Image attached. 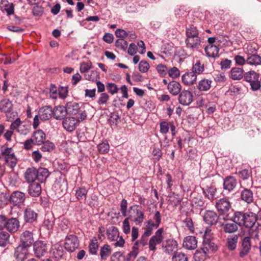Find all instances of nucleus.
Returning <instances> with one entry per match:
<instances>
[{
	"label": "nucleus",
	"instance_id": "58",
	"mask_svg": "<svg viewBox=\"0 0 261 261\" xmlns=\"http://www.w3.org/2000/svg\"><path fill=\"white\" fill-rule=\"evenodd\" d=\"M3 11H6L8 16L14 14V6L13 4L9 3L8 1H6L3 5Z\"/></svg>",
	"mask_w": 261,
	"mask_h": 261
},
{
	"label": "nucleus",
	"instance_id": "16",
	"mask_svg": "<svg viewBox=\"0 0 261 261\" xmlns=\"http://www.w3.org/2000/svg\"><path fill=\"white\" fill-rule=\"evenodd\" d=\"M38 115L41 120H48L53 116V108L50 106H45L41 107L38 111Z\"/></svg>",
	"mask_w": 261,
	"mask_h": 261
},
{
	"label": "nucleus",
	"instance_id": "14",
	"mask_svg": "<svg viewBox=\"0 0 261 261\" xmlns=\"http://www.w3.org/2000/svg\"><path fill=\"white\" fill-rule=\"evenodd\" d=\"M222 219L224 220V222L219 221V224L223 227L225 232L229 233H233L238 229V225L232 221L231 222L228 221L227 219L224 216L223 217Z\"/></svg>",
	"mask_w": 261,
	"mask_h": 261
},
{
	"label": "nucleus",
	"instance_id": "40",
	"mask_svg": "<svg viewBox=\"0 0 261 261\" xmlns=\"http://www.w3.org/2000/svg\"><path fill=\"white\" fill-rule=\"evenodd\" d=\"M88 192V189L85 186L77 187L75 190V196L78 200L86 199Z\"/></svg>",
	"mask_w": 261,
	"mask_h": 261
},
{
	"label": "nucleus",
	"instance_id": "37",
	"mask_svg": "<svg viewBox=\"0 0 261 261\" xmlns=\"http://www.w3.org/2000/svg\"><path fill=\"white\" fill-rule=\"evenodd\" d=\"M204 50L206 56L208 57L216 58L219 57V48L216 45H207Z\"/></svg>",
	"mask_w": 261,
	"mask_h": 261
},
{
	"label": "nucleus",
	"instance_id": "4",
	"mask_svg": "<svg viewBox=\"0 0 261 261\" xmlns=\"http://www.w3.org/2000/svg\"><path fill=\"white\" fill-rule=\"evenodd\" d=\"M80 246L78 238L74 234H69L65 239L64 248L69 252H73Z\"/></svg>",
	"mask_w": 261,
	"mask_h": 261
},
{
	"label": "nucleus",
	"instance_id": "18",
	"mask_svg": "<svg viewBox=\"0 0 261 261\" xmlns=\"http://www.w3.org/2000/svg\"><path fill=\"white\" fill-rule=\"evenodd\" d=\"M5 228L11 233L17 232L20 227V222L16 218H11L7 220Z\"/></svg>",
	"mask_w": 261,
	"mask_h": 261
},
{
	"label": "nucleus",
	"instance_id": "31",
	"mask_svg": "<svg viewBox=\"0 0 261 261\" xmlns=\"http://www.w3.org/2000/svg\"><path fill=\"white\" fill-rule=\"evenodd\" d=\"M28 193L32 197H38L41 193V187L38 181L31 183L28 188Z\"/></svg>",
	"mask_w": 261,
	"mask_h": 261
},
{
	"label": "nucleus",
	"instance_id": "49",
	"mask_svg": "<svg viewBox=\"0 0 261 261\" xmlns=\"http://www.w3.org/2000/svg\"><path fill=\"white\" fill-rule=\"evenodd\" d=\"M10 234L5 231H0V246L5 247L9 243Z\"/></svg>",
	"mask_w": 261,
	"mask_h": 261
},
{
	"label": "nucleus",
	"instance_id": "23",
	"mask_svg": "<svg viewBox=\"0 0 261 261\" xmlns=\"http://www.w3.org/2000/svg\"><path fill=\"white\" fill-rule=\"evenodd\" d=\"M77 120L74 117H67L62 121L64 128L69 132L73 131L76 126Z\"/></svg>",
	"mask_w": 261,
	"mask_h": 261
},
{
	"label": "nucleus",
	"instance_id": "46",
	"mask_svg": "<svg viewBox=\"0 0 261 261\" xmlns=\"http://www.w3.org/2000/svg\"><path fill=\"white\" fill-rule=\"evenodd\" d=\"M98 247L99 245L97 239L95 237H94L91 239L89 245V251L90 254L96 255L97 252Z\"/></svg>",
	"mask_w": 261,
	"mask_h": 261
},
{
	"label": "nucleus",
	"instance_id": "15",
	"mask_svg": "<svg viewBox=\"0 0 261 261\" xmlns=\"http://www.w3.org/2000/svg\"><path fill=\"white\" fill-rule=\"evenodd\" d=\"M20 244L30 247L34 243V237L32 231L25 230L22 232L20 236Z\"/></svg>",
	"mask_w": 261,
	"mask_h": 261
},
{
	"label": "nucleus",
	"instance_id": "19",
	"mask_svg": "<svg viewBox=\"0 0 261 261\" xmlns=\"http://www.w3.org/2000/svg\"><path fill=\"white\" fill-rule=\"evenodd\" d=\"M185 43L187 48L192 50L198 48L201 45V39L199 36L188 37L185 39Z\"/></svg>",
	"mask_w": 261,
	"mask_h": 261
},
{
	"label": "nucleus",
	"instance_id": "48",
	"mask_svg": "<svg viewBox=\"0 0 261 261\" xmlns=\"http://www.w3.org/2000/svg\"><path fill=\"white\" fill-rule=\"evenodd\" d=\"M112 249L108 244H105L101 247L100 250V256L101 259H106L111 254Z\"/></svg>",
	"mask_w": 261,
	"mask_h": 261
},
{
	"label": "nucleus",
	"instance_id": "33",
	"mask_svg": "<svg viewBox=\"0 0 261 261\" xmlns=\"http://www.w3.org/2000/svg\"><path fill=\"white\" fill-rule=\"evenodd\" d=\"M68 114L76 115L80 112V107L79 103L74 101H69L65 105Z\"/></svg>",
	"mask_w": 261,
	"mask_h": 261
},
{
	"label": "nucleus",
	"instance_id": "60",
	"mask_svg": "<svg viewBox=\"0 0 261 261\" xmlns=\"http://www.w3.org/2000/svg\"><path fill=\"white\" fill-rule=\"evenodd\" d=\"M175 15L178 18L184 17L188 15V12L186 11V8L184 6H179L175 9Z\"/></svg>",
	"mask_w": 261,
	"mask_h": 261
},
{
	"label": "nucleus",
	"instance_id": "35",
	"mask_svg": "<svg viewBox=\"0 0 261 261\" xmlns=\"http://www.w3.org/2000/svg\"><path fill=\"white\" fill-rule=\"evenodd\" d=\"M106 234L108 239L111 241H116L119 238L118 229L114 226L107 229Z\"/></svg>",
	"mask_w": 261,
	"mask_h": 261
},
{
	"label": "nucleus",
	"instance_id": "28",
	"mask_svg": "<svg viewBox=\"0 0 261 261\" xmlns=\"http://www.w3.org/2000/svg\"><path fill=\"white\" fill-rule=\"evenodd\" d=\"M181 84L175 81H172L168 84L167 89L169 92L173 96H176L181 92Z\"/></svg>",
	"mask_w": 261,
	"mask_h": 261
},
{
	"label": "nucleus",
	"instance_id": "22",
	"mask_svg": "<svg viewBox=\"0 0 261 261\" xmlns=\"http://www.w3.org/2000/svg\"><path fill=\"white\" fill-rule=\"evenodd\" d=\"M183 247L188 250H194L197 246V241L196 237L189 236L185 238L183 243Z\"/></svg>",
	"mask_w": 261,
	"mask_h": 261
},
{
	"label": "nucleus",
	"instance_id": "32",
	"mask_svg": "<svg viewBox=\"0 0 261 261\" xmlns=\"http://www.w3.org/2000/svg\"><path fill=\"white\" fill-rule=\"evenodd\" d=\"M24 178L28 183L36 182L37 176L36 175V169L34 167L28 168L24 174Z\"/></svg>",
	"mask_w": 261,
	"mask_h": 261
},
{
	"label": "nucleus",
	"instance_id": "9",
	"mask_svg": "<svg viewBox=\"0 0 261 261\" xmlns=\"http://www.w3.org/2000/svg\"><path fill=\"white\" fill-rule=\"evenodd\" d=\"M25 200V194L24 193L15 191L11 194L9 201L13 206L19 207L23 204Z\"/></svg>",
	"mask_w": 261,
	"mask_h": 261
},
{
	"label": "nucleus",
	"instance_id": "38",
	"mask_svg": "<svg viewBox=\"0 0 261 261\" xmlns=\"http://www.w3.org/2000/svg\"><path fill=\"white\" fill-rule=\"evenodd\" d=\"M191 71L197 76L198 74L203 73L204 71V64L199 60L193 61Z\"/></svg>",
	"mask_w": 261,
	"mask_h": 261
},
{
	"label": "nucleus",
	"instance_id": "12",
	"mask_svg": "<svg viewBox=\"0 0 261 261\" xmlns=\"http://www.w3.org/2000/svg\"><path fill=\"white\" fill-rule=\"evenodd\" d=\"M193 94L192 92L187 90H184L179 94L178 102L185 106L190 105L193 101Z\"/></svg>",
	"mask_w": 261,
	"mask_h": 261
},
{
	"label": "nucleus",
	"instance_id": "24",
	"mask_svg": "<svg viewBox=\"0 0 261 261\" xmlns=\"http://www.w3.org/2000/svg\"><path fill=\"white\" fill-rule=\"evenodd\" d=\"M202 190L205 197L210 200L213 201L217 198V189L212 184L207 186L206 188H202Z\"/></svg>",
	"mask_w": 261,
	"mask_h": 261
},
{
	"label": "nucleus",
	"instance_id": "39",
	"mask_svg": "<svg viewBox=\"0 0 261 261\" xmlns=\"http://www.w3.org/2000/svg\"><path fill=\"white\" fill-rule=\"evenodd\" d=\"M247 64L250 65L257 66L261 64V57L256 54H248L246 59Z\"/></svg>",
	"mask_w": 261,
	"mask_h": 261
},
{
	"label": "nucleus",
	"instance_id": "53",
	"mask_svg": "<svg viewBox=\"0 0 261 261\" xmlns=\"http://www.w3.org/2000/svg\"><path fill=\"white\" fill-rule=\"evenodd\" d=\"M40 149L43 152H51L55 147L54 144L48 140L44 141Z\"/></svg>",
	"mask_w": 261,
	"mask_h": 261
},
{
	"label": "nucleus",
	"instance_id": "61",
	"mask_svg": "<svg viewBox=\"0 0 261 261\" xmlns=\"http://www.w3.org/2000/svg\"><path fill=\"white\" fill-rule=\"evenodd\" d=\"M151 154L154 159L157 161H159L162 158L163 153L160 148L153 145L152 147V150L151 151Z\"/></svg>",
	"mask_w": 261,
	"mask_h": 261
},
{
	"label": "nucleus",
	"instance_id": "30",
	"mask_svg": "<svg viewBox=\"0 0 261 261\" xmlns=\"http://www.w3.org/2000/svg\"><path fill=\"white\" fill-rule=\"evenodd\" d=\"M251 249L250 238L245 237L242 240V249L240 252L239 255L241 257L246 256L250 251Z\"/></svg>",
	"mask_w": 261,
	"mask_h": 261
},
{
	"label": "nucleus",
	"instance_id": "55",
	"mask_svg": "<svg viewBox=\"0 0 261 261\" xmlns=\"http://www.w3.org/2000/svg\"><path fill=\"white\" fill-rule=\"evenodd\" d=\"M110 148V145L107 140L102 141L97 145V149L99 152L101 154L107 153Z\"/></svg>",
	"mask_w": 261,
	"mask_h": 261
},
{
	"label": "nucleus",
	"instance_id": "26",
	"mask_svg": "<svg viewBox=\"0 0 261 261\" xmlns=\"http://www.w3.org/2000/svg\"><path fill=\"white\" fill-rule=\"evenodd\" d=\"M32 138L35 142V145H40L45 140L46 135L42 129H38L33 133Z\"/></svg>",
	"mask_w": 261,
	"mask_h": 261
},
{
	"label": "nucleus",
	"instance_id": "64",
	"mask_svg": "<svg viewBox=\"0 0 261 261\" xmlns=\"http://www.w3.org/2000/svg\"><path fill=\"white\" fill-rule=\"evenodd\" d=\"M138 254V247L134 245L132 248V250L130 251L127 255V256L126 257V260L131 261L132 260H134L137 257Z\"/></svg>",
	"mask_w": 261,
	"mask_h": 261
},
{
	"label": "nucleus",
	"instance_id": "50",
	"mask_svg": "<svg viewBox=\"0 0 261 261\" xmlns=\"http://www.w3.org/2000/svg\"><path fill=\"white\" fill-rule=\"evenodd\" d=\"M199 31L196 27L190 25L186 28V35L187 38L199 36Z\"/></svg>",
	"mask_w": 261,
	"mask_h": 261
},
{
	"label": "nucleus",
	"instance_id": "25",
	"mask_svg": "<svg viewBox=\"0 0 261 261\" xmlns=\"http://www.w3.org/2000/svg\"><path fill=\"white\" fill-rule=\"evenodd\" d=\"M53 117L57 120H62L67 114L65 106H58L53 109Z\"/></svg>",
	"mask_w": 261,
	"mask_h": 261
},
{
	"label": "nucleus",
	"instance_id": "59",
	"mask_svg": "<svg viewBox=\"0 0 261 261\" xmlns=\"http://www.w3.org/2000/svg\"><path fill=\"white\" fill-rule=\"evenodd\" d=\"M119 119L120 116L117 113H111L110 115V118L108 120L109 123L111 126H116L118 124V120Z\"/></svg>",
	"mask_w": 261,
	"mask_h": 261
},
{
	"label": "nucleus",
	"instance_id": "21",
	"mask_svg": "<svg viewBox=\"0 0 261 261\" xmlns=\"http://www.w3.org/2000/svg\"><path fill=\"white\" fill-rule=\"evenodd\" d=\"M197 77V75L191 71H187L181 76V81L186 86H191L196 83Z\"/></svg>",
	"mask_w": 261,
	"mask_h": 261
},
{
	"label": "nucleus",
	"instance_id": "27",
	"mask_svg": "<svg viewBox=\"0 0 261 261\" xmlns=\"http://www.w3.org/2000/svg\"><path fill=\"white\" fill-rule=\"evenodd\" d=\"M244 224L243 226L246 228H251L256 223V217L255 214L253 212L245 213Z\"/></svg>",
	"mask_w": 261,
	"mask_h": 261
},
{
	"label": "nucleus",
	"instance_id": "3",
	"mask_svg": "<svg viewBox=\"0 0 261 261\" xmlns=\"http://www.w3.org/2000/svg\"><path fill=\"white\" fill-rule=\"evenodd\" d=\"M205 231L203 237V242L201 247L202 252L205 254L212 253L217 250V245L212 240Z\"/></svg>",
	"mask_w": 261,
	"mask_h": 261
},
{
	"label": "nucleus",
	"instance_id": "36",
	"mask_svg": "<svg viewBox=\"0 0 261 261\" xmlns=\"http://www.w3.org/2000/svg\"><path fill=\"white\" fill-rule=\"evenodd\" d=\"M12 102L8 98H3L0 101V112L5 113L12 110Z\"/></svg>",
	"mask_w": 261,
	"mask_h": 261
},
{
	"label": "nucleus",
	"instance_id": "20",
	"mask_svg": "<svg viewBox=\"0 0 261 261\" xmlns=\"http://www.w3.org/2000/svg\"><path fill=\"white\" fill-rule=\"evenodd\" d=\"M237 185V179L231 175L226 176L223 179V189L228 192H231L236 188Z\"/></svg>",
	"mask_w": 261,
	"mask_h": 261
},
{
	"label": "nucleus",
	"instance_id": "8",
	"mask_svg": "<svg viewBox=\"0 0 261 261\" xmlns=\"http://www.w3.org/2000/svg\"><path fill=\"white\" fill-rule=\"evenodd\" d=\"M23 219L25 223L33 224L38 219V214L29 206H27L23 211Z\"/></svg>",
	"mask_w": 261,
	"mask_h": 261
},
{
	"label": "nucleus",
	"instance_id": "54",
	"mask_svg": "<svg viewBox=\"0 0 261 261\" xmlns=\"http://www.w3.org/2000/svg\"><path fill=\"white\" fill-rule=\"evenodd\" d=\"M172 261H188L187 255L181 252H176L172 257Z\"/></svg>",
	"mask_w": 261,
	"mask_h": 261
},
{
	"label": "nucleus",
	"instance_id": "6",
	"mask_svg": "<svg viewBox=\"0 0 261 261\" xmlns=\"http://www.w3.org/2000/svg\"><path fill=\"white\" fill-rule=\"evenodd\" d=\"M30 247L21 244L18 245L14 249V257L16 261H24L30 256Z\"/></svg>",
	"mask_w": 261,
	"mask_h": 261
},
{
	"label": "nucleus",
	"instance_id": "62",
	"mask_svg": "<svg viewBox=\"0 0 261 261\" xmlns=\"http://www.w3.org/2000/svg\"><path fill=\"white\" fill-rule=\"evenodd\" d=\"M68 87L67 86H60L58 89L59 97L62 99H65L68 96Z\"/></svg>",
	"mask_w": 261,
	"mask_h": 261
},
{
	"label": "nucleus",
	"instance_id": "51",
	"mask_svg": "<svg viewBox=\"0 0 261 261\" xmlns=\"http://www.w3.org/2000/svg\"><path fill=\"white\" fill-rule=\"evenodd\" d=\"M238 237L237 235L228 238L227 241V247L229 250H234L237 247Z\"/></svg>",
	"mask_w": 261,
	"mask_h": 261
},
{
	"label": "nucleus",
	"instance_id": "44",
	"mask_svg": "<svg viewBox=\"0 0 261 261\" xmlns=\"http://www.w3.org/2000/svg\"><path fill=\"white\" fill-rule=\"evenodd\" d=\"M244 70L240 67L232 68L230 71L231 77L233 80H240L244 77Z\"/></svg>",
	"mask_w": 261,
	"mask_h": 261
},
{
	"label": "nucleus",
	"instance_id": "57",
	"mask_svg": "<svg viewBox=\"0 0 261 261\" xmlns=\"http://www.w3.org/2000/svg\"><path fill=\"white\" fill-rule=\"evenodd\" d=\"M115 46L123 51L126 50L128 46L127 42L123 38L118 39L115 41Z\"/></svg>",
	"mask_w": 261,
	"mask_h": 261
},
{
	"label": "nucleus",
	"instance_id": "10",
	"mask_svg": "<svg viewBox=\"0 0 261 261\" xmlns=\"http://www.w3.org/2000/svg\"><path fill=\"white\" fill-rule=\"evenodd\" d=\"M47 250V244L43 241H37L33 244V251L37 258L43 256L46 253Z\"/></svg>",
	"mask_w": 261,
	"mask_h": 261
},
{
	"label": "nucleus",
	"instance_id": "43",
	"mask_svg": "<svg viewBox=\"0 0 261 261\" xmlns=\"http://www.w3.org/2000/svg\"><path fill=\"white\" fill-rule=\"evenodd\" d=\"M161 215L159 211H155L153 217V220H148L147 222L149 224L150 226H153L155 228L159 227L161 222Z\"/></svg>",
	"mask_w": 261,
	"mask_h": 261
},
{
	"label": "nucleus",
	"instance_id": "41",
	"mask_svg": "<svg viewBox=\"0 0 261 261\" xmlns=\"http://www.w3.org/2000/svg\"><path fill=\"white\" fill-rule=\"evenodd\" d=\"M245 213L242 212H236L232 218V221L237 225L243 226Z\"/></svg>",
	"mask_w": 261,
	"mask_h": 261
},
{
	"label": "nucleus",
	"instance_id": "13",
	"mask_svg": "<svg viewBox=\"0 0 261 261\" xmlns=\"http://www.w3.org/2000/svg\"><path fill=\"white\" fill-rule=\"evenodd\" d=\"M216 207L219 213V215L223 217L226 213L231 207L229 200L226 198H221L218 200L216 203Z\"/></svg>",
	"mask_w": 261,
	"mask_h": 261
},
{
	"label": "nucleus",
	"instance_id": "52",
	"mask_svg": "<svg viewBox=\"0 0 261 261\" xmlns=\"http://www.w3.org/2000/svg\"><path fill=\"white\" fill-rule=\"evenodd\" d=\"M238 176L243 180H247L251 177L252 171L251 170L246 169H242L236 172Z\"/></svg>",
	"mask_w": 261,
	"mask_h": 261
},
{
	"label": "nucleus",
	"instance_id": "45",
	"mask_svg": "<svg viewBox=\"0 0 261 261\" xmlns=\"http://www.w3.org/2000/svg\"><path fill=\"white\" fill-rule=\"evenodd\" d=\"M212 81L208 79H202L198 82L197 88L200 91H207L211 87Z\"/></svg>",
	"mask_w": 261,
	"mask_h": 261
},
{
	"label": "nucleus",
	"instance_id": "63",
	"mask_svg": "<svg viewBox=\"0 0 261 261\" xmlns=\"http://www.w3.org/2000/svg\"><path fill=\"white\" fill-rule=\"evenodd\" d=\"M92 67V63L91 61L87 62H82L80 64V71L81 73H87Z\"/></svg>",
	"mask_w": 261,
	"mask_h": 261
},
{
	"label": "nucleus",
	"instance_id": "29",
	"mask_svg": "<svg viewBox=\"0 0 261 261\" xmlns=\"http://www.w3.org/2000/svg\"><path fill=\"white\" fill-rule=\"evenodd\" d=\"M55 218L54 214L51 212H47L44 217L43 226L48 230L53 229L55 224Z\"/></svg>",
	"mask_w": 261,
	"mask_h": 261
},
{
	"label": "nucleus",
	"instance_id": "42",
	"mask_svg": "<svg viewBox=\"0 0 261 261\" xmlns=\"http://www.w3.org/2000/svg\"><path fill=\"white\" fill-rule=\"evenodd\" d=\"M241 198L242 200L248 203H250L253 201V194L250 189L245 188L241 193Z\"/></svg>",
	"mask_w": 261,
	"mask_h": 261
},
{
	"label": "nucleus",
	"instance_id": "17",
	"mask_svg": "<svg viewBox=\"0 0 261 261\" xmlns=\"http://www.w3.org/2000/svg\"><path fill=\"white\" fill-rule=\"evenodd\" d=\"M177 242L172 239H167L162 243L164 252L167 254L171 253L177 250Z\"/></svg>",
	"mask_w": 261,
	"mask_h": 261
},
{
	"label": "nucleus",
	"instance_id": "11",
	"mask_svg": "<svg viewBox=\"0 0 261 261\" xmlns=\"http://www.w3.org/2000/svg\"><path fill=\"white\" fill-rule=\"evenodd\" d=\"M221 216L219 215L218 216L216 212L213 211H206L204 214L203 220L207 224L213 225L219 223V221H221Z\"/></svg>",
	"mask_w": 261,
	"mask_h": 261
},
{
	"label": "nucleus",
	"instance_id": "1",
	"mask_svg": "<svg viewBox=\"0 0 261 261\" xmlns=\"http://www.w3.org/2000/svg\"><path fill=\"white\" fill-rule=\"evenodd\" d=\"M128 218L136 225H140L143 223L145 215L141 205L134 204L129 207Z\"/></svg>",
	"mask_w": 261,
	"mask_h": 261
},
{
	"label": "nucleus",
	"instance_id": "2",
	"mask_svg": "<svg viewBox=\"0 0 261 261\" xmlns=\"http://www.w3.org/2000/svg\"><path fill=\"white\" fill-rule=\"evenodd\" d=\"M244 78L249 84L253 91H256L261 88L260 78L258 73L253 70L248 71L244 74Z\"/></svg>",
	"mask_w": 261,
	"mask_h": 261
},
{
	"label": "nucleus",
	"instance_id": "7",
	"mask_svg": "<svg viewBox=\"0 0 261 261\" xmlns=\"http://www.w3.org/2000/svg\"><path fill=\"white\" fill-rule=\"evenodd\" d=\"M54 189L56 194L60 195L65 194L68 189V183L66 177L60 176L57 178L54 185Z\"/></svg>",
	"mask_w": 261,
	"mask_h": 261
},
{
	"label": "nucleus",
	"instance_id": "5",
	"mask_svg": "<svg viewBox=\"0 0 261 261\" xmlns=\"http://www.w3.org/2000/svg\"><path fill=\"white\" fill-rule=\"evenodd\" d=\"M163 232L164 229L160 228L156 231L154 235L150 238L148 242L149 249L150 251H155L156 250V246L163 242Z\"/></svg>",
	"mask_w": 261,
	"mask_h": 261
},
{
	"label": "nucleus",
	"instance_id": "47",
	"mask_svg": "<svg viewBox=\"0 0 261 261\" xmlns=\"http://www.w3.org/2000/svg\"><path fill=\"white\" fill-rule=\"evenodd\" d=\"M84 78L86 80L94 82L100 79V75L97 70H91L84 74Z\"/></svg>",
	"mask_w": 261,
	"mask_h": 261
},
{
	"label": "nucleus",
	"instance_id": "56",
	"mask_svg": "<svg viewBox=\"0 0 261 261\" xmlns=\"http://www.w3.org/2000/svg\"><path fill=\"white\" fill-rule=\"evenodd\" d=\"M4 159L7 166L10 167L11 169H13L16 165L17 159L14 154L10 156L5 157Z\"/></svg>",
	"mask_w": 261,
	"mask_h": 261
},
{
	"label": "nucleus",
	"instance_id": "34",
	"mask_svg": "<svg viewBox=\"0 0 261 261\" xmlns=\"http://www.w3.org/2000/svg\"><path fill=\"white\" fill-rule=\"evenodd\" d=\"M48 170L45 168L40 167L36 169L37 180L38 182H43L49 175Z\"/></svg>",
	"mask_w": 261,
	"mask_h": 261
}]
</instances>
